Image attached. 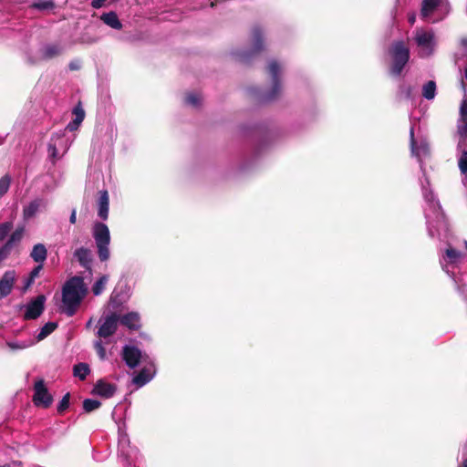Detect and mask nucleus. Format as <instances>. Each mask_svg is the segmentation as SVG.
<instances>
[{"instance_id": "obj_1", "label": "nucleus", "mask_w": 467, "mask_h": 467, "mask_svg": "<svg viewBox=\"0 0 467 467\" xmlns=\"http://www.w3.org/2000/svg\"><path fill=\"white\" fill-rule=\"evenodd\" d=\"M421 190L426 205L424 214L426 218L428 234L431 238H437L440 241L447 242L449 226L445 215L441 210L439 201L429 189V180H420Z\"/></svg>"}, {"instance_id": "obj_2", "label": "nucleus", "mask_w": 467, "mask_h": 467, "mask_svg": "<svg viewBox=\"0 0 467 467\" xmlns=\"http://www.w3.org/2000/svg\"><path fill=\"white\" fill-rule=\"evenodd\" d=\"M90 31H63L56 40L47 42L38 50L41 59H54L77 45H89L96 38L90 36Z\"/></svg>"}, {"instance_id": "obj_3", "label": "nucleus", "mask_w": 467, "mask_h": 467, "mask_svg": "<svg viewBox=\"0 0 467 467\" xmlns=\"http://www.w3.org/2000/svg\"><path fill=\"white\" fill-rule=\"evenodd\" d=\"M87 293L88 287L81 276L67 280L62 289L63 312L67 317L74 316Z\"/></svg>"}, {"instance_id": "obj_4", "label": "nucleus", "mask_w": 467, "mask_h": 467, "mask_svg": "<svg viewBox=\"0 0 467 467\" xmlns=\"http://www.w3.org/2000/svg\"><path fill=\"white\" fill-rule=\"evenodd\" d=\"M467 260L466 254L456 250L451 244L440 254V265L441 269L452 279L457 289L461 291V281L457 276V270Z\"/></svg>"}, {"instance_id": "obj_5", "label": "nucleus", "mask_w": 467, "mask_h": 467, "mask_svg": "<svg viewBox=\"0 0 467 467\" xmlns=\"http://www.w3.org/2000/svg\"><path fill=\"white\" fill-rule=\"evenodd\" d=\"M390 58L389 74L398 78L401 75L410 59V48L408 42L403 39L393 41L388 48Z\"/></svg>"}, {"instance_id": "obj_6", "label": "nucleus", "mask_w": 467, "mask_h": 467, "mask_svg": "<svg viewBox=\"0 0 467 467\" xmlns=\"http://www.w3.org/2000/svg\"><path fill=\"white\" fill-rule=\"evenodd\" d=\"M458 149L462 150L459 158V168L464 178L462 182L467 186V99H464L460 108V119L458 120Z\"/></svg>"}, {"instance_id": "obj_7", "label": "nucleus", "mask_w": 467, "mask_h": 467, "mask_svg": "<svg viewBox=\"0 0 467 467\" xmlns=\"http://www.w3.org/2000/svg\"><path fill=\"white\" fill-rule=\"evenodd\" d=\"M450 10L448 0H422L420 16L426 22L436 23L443 20Z\"/></svg>"}, {"instance_id": "obj_8", "label": "nucleus", "mask_w": 467, "mask_h": 467, "mask_svg": "<svg viewBox=\"0 0 467 467\" xmlns=\"http://www.w3.org/2000/svg\"><path fill=\"white\" fill-rule=\"evenodd\" d=\"M92 236L95 240L99 259L101 262L109 260L110 256V233L109 227L103 223H94Z\"/></svg>"}, {"instance_id": "obj_9", "label": "nucleus", "mask_w": 467, "mask_h": 467, "mask_svg": "<svg viewBox=\"0 0 467 467\" xmlns=\"http://www.w3.org/2000/svg\"><path fill=\"white\" fill-rule=\"evenodd\" d=\"M414 40L420 57H429L433 55L437 47V38L433 31H416Z\"/></svg>"}, {"instance_id": "obj_10", "label": "nucleus", "mask_w": 467, "mask_h": 467, "mask_svg": "<svg viewBox=\"0 0 467 467\" xmlns=\"http://www.w3.org/2000/svg\"><path fill=\"white\" fill-rule=\"evenodd\" d=\"M268 74L271 78L272 87L268 92L261 95L263 101H270L275 99L281 91L280 75L282 72L281 66L275 60H271L267 67Z\"/></svg>"}, {"instance_id": "obj_11", "label": "nucleus", "mask_w": 467, "mask_h": 467, "mask_svg": "<svg viewBox=\"0 0 467 467\" xmlns=\"http://www.w3.org/2000/svg\"><path fill=\"white\" fill-rule=\"evenodd\" d=\"M73 139L67 137L65 131L55 133L48 143L49 157L56 161L61 158L69 149Z\"/></svg>"}, {"instance_id": "obj_12", "label": "nucleus", "mask_w": 467, "mask_h": 467, "mask_svg": "<svg viewBox=\"0 0 467 467\" xmlns=\"http://www.w3.org/2000/svg\"><path fill=\"white\" fill-rule=\"evenodd\" d=\"M139 451L135 447H130V439L125 432L119 434V460L124 467H130L133 459L136 460Z\"/></svg>"}, {"instance_id": "obj_13", "label": "nucleus", "mask_w": 467, "mask_h": 467, "mask_svg": "<svg viewBox=\"0 0 467 467\" xmlns=\"http://www.w3.org/2000/svg\"><path fill=\"white\" fill-rule=\"evenodd\" d=\"M121 355L126 365L130 368H135L140 363L143 364L151 359L149 355L142 354L137 347L130 345L123 347Z\"/></svg>"}, {"instance_id": "obj_14", "label": "nucleus", "mask_w": 467, "mask_h": 467, "mask_svg": "<svg viewBox=\"0 0 467 467\" xmlns=\"http://www.w3.org/2000/svg\"><path fill=\"white\" fill-rule=\"evenodd\" d=\"M119 316L115 313L107 315L99 320L97 336L99 338H108L115 334L118 328Z\"/></svg>"}, {"instance_id": "obj_15", "label": "nucleus", "mask_w": 467, "mask_h": 467, "mask_svg": "<svg viewBox=\"0 0 467 467\" xmlns=\"http://www.w3.org/2000/svg\"><path fill=\"white\" fill-rule=\"evenodd\" d=\"M410 137L411 154H412V156H414L418 159V161L420 162V170L423 173V176L425 177L423 160L430 155L429 144L426 140H420V142L419 144H417V141L415 140V138H414L413 127L410 128Z\"/></svg>"}, {"instance_id": "obj_16", "label": "nucleus", "mask_w": 467, "mask_h": 467, "mask_svg": "<svg viewBox=\"0 0 467 467\" xmlns=\"http://www.w3.org/2000/svg\"><path fill=\"white\" fill-rule=\"evenodd\" d=\"M47 207V200L37 197L24 205L22 217L25 222L34 219L38 213L45 211Z\"/></svg>"}, {"instance_id": "obj_17", "label": "nucleus", "mask_w": 467, "mask_h": 467, "mask_svg": "<svg viewBox=\"0 0 467 467\" xmlns=\"http://www.w3.org/2000/svg\"><path fill=\"white\" fill-rule=\"evenodd\" d=\"M33 401L36 406L43 408H48L53 402V397L48 392L43 379H38L35 383Z\"/></svg>"}, {"instance_id": "obj_18", "label": "nucleus", "mask_w": 467, "mask_h": 467, "mask_svg": "<svg viewBox=\"0 0 467 467\" xmlns=\"http://www.w3.org/2000/svg\"><path fill=\"white\" fill-rule=\"evenodd\" d=\"M46 297L43 295L37 296L31 300L25 307L24 318L30 320L37 318L44 311Z\"/></svg>"}, {"instance_id": "obj_19", "label": "nucleus", "mask_w": 467, "mask_h": 467, "mask_svg": "<svg viewBox=\"0 0 467 467\" xmlns=\"http://www.w3.org/2000/svg\"><path fill=\"white\" fill-rule=\"evenodd\" d=\"M143 365L144 367L132 379L133 383L138 387H142L150 382L156 372L155 364L152 359H149Z\"/></svg>"}, {"instance_id": "obj_20", "label": "nucleus", "mask_w": 467, "mask_h": 467, "mask_svg": "<svg viewBox=\"0 0 467 467\" xmlns=\"http://www.w3.org/2000/svg\"><path fill=\"white\" fill-rule=\"evenodd\" d=\"M16 279L14 270L6 271L0 279V298L7 296L13 289Z\"/></svg>"}, {"instance_id": "obj_21", "label": "nucleus", "mask_w": 467, "mask_h": 467, "mask_svg": "<svg viewBox=\"0 0 467 467\" xmlns=\"http://www.w3.org/2000/svg\"><path fill=\"white\" fill-rule=\"evenodd\" d=\"M74 257L79 265L91 274L92 253L88 248L79 247L75 250Z\"/></svg>"}, {"instance_id": "obj_22", "label": "nucleus", "mask_w": 467, "mask_h": 467, "mask_svg": "<svg viewBox=\"0 0 467 467\" xmlns=\"http://www.w3.org/2000/svg\"><path fill=\"white\" fill-rule=\"evenodd\" d=\"M119 323L129 329L137 330L140 327V317L137 312H130L119 317Z\"/></svg>"}, {"instance_id": "obj_23", "label": "nucleus", "mask_w": 467, "mask_h": 467, "mask_svg": "<svg viewBox=\"0 0 467 467\" xmlns=\"http://www.w3.org/2000/svg\"><path fill=\"white\" fill-rule=\"evenodd\" d=\"M94 392L101 397L110 398L116 392V387L100 379L96 383Z\"/></svg>"}, {"instance_id": "obj_24", "label": "nucleus", "mask_w": 467, "mask_h": 467, "mask_svg": "<svg viewBox=\"0 0 467 467\" xmlns=\"http://www.w3.org/2000/svg\"><path fill=\"white\" fill-rule=\"evenodd\" d=\"M109 194L107 191H101L99 192V198L98 201V215L102 220H107L109 216Z\"/></svg>"}, {"instance_id": "obj_25", "label": "nucleus", "mask_w": 467, "mask_h": 467, "mask_svg": "<svg viewBox=\"0 0 467 467\" xmlns=\"http://www.w3.org/2000/svg\"><path fill=\"white\" fill-rule=\"evenodd\" d=\"M30 257L37 264H44L47 257V249L43 244H36L33 246Z\"/></svg>"}, {"instance_id": "obj_26", "label": "nucleus", "mask_w": 467, "mask_h": 467, "mask_svg": "<svg viewBox=\"0 0 467 467\" xmlns=\"http://www.w3.org/2000/svg\"><path fill=\"white\" fill-rule=\"evenodd\" d=\"M73 114H74V119L71 120L67 125L66 130H69V131L77 130L85 118L84 109L79 106L74 108Z\"/></svg>"}, {"instance_id": "obj_27", "label": "nucleus", "mask_w": 467, "mask_h": 467, "mask_svg": "<svg viewBox=\"0 0 467 467\" xmlns=\"http://www.w3.org/2000/svg\"><path fill=\"white\" fill-rule=\"evenodd\" d=\"M36 344V340L32 337L21 340H8L6 346L13 351H19L28 348Z\"/></svg>"}, {"instance_id": "obj_28", "label": "nucleus", "mask_w": 467, "mask_h": 467, "mask_svg": "<svg viewBox=\"0 0 467 467\" xmlns=\"http://www.w3.org/2000/svg\"><path fill=\"white\" fill-rule=\"evenodd\" d=\"M122 34L118 36L119 39L130 42V43H136L138 41H140L144 38L142 36L144 31H121Z\"/></svg>"}, {"instance_id": "obj_29", "label": "nucleus", "mask_w": 467, "mask_h": 467, "mask_svg": "<svg viewBox=\"0 0 467 467\" xmlns=\"http://www.w3.org/2000/svg\"><path fill=\"white\" fill-rule=\"evenodd\" d=\"M25 226L18 225L16 230L9 235L6 243L13 248L20 244L25 234Z\"/></svg>"}, {"instance_id": "obj_30", "label": "nucleus", "mask_w": 467, "mask_h": 467, "mask_svg": "<svg viewBox=\"0 0 467 467\" xmlns=\"http://www.w3.org/2000/svg\"><path fill=\"white\" fill-rule=\"evenodd\" d=\"M29 7L40 12H48L55 8L53 0H36Z\"/></svg>"}, {"instance_id": "obj_31", "label": "nucleus", "mask_w": 467, "mask_h": 467, "mask_svg": "<svg viewBox=\"0 0 467 467\" xmlns=\"http://www.w3.org/2000/svg\"><path fill=\"white\" fill-rule=\"evenodd\" d=\"M101 20L112 29H119L121 27L118 16L114 12L102 15Z\"/></svg>"}, {"instance_id": "obj_32", "label": "nucleus", "mask_w": 467, "mask_h": 467, "mask_svg": "<svg viewBox=\"0 0 467 467\" xmlns=\"http://www.w3.org/2000/svg\"><path fill=\"white\" fill-rule=\"evenodd\" d=\"M57 325L54 322H48L44 325L41 327L39 333L34 338L36 340V344L49 336L57 328Z\"/></svg>"}, {"instance_id": "obj_33", "label": "nucleus", "mask_w": 467, "mask_h": 467, "mask_svg": "<svg viewBox=\"0 0 467 467\" xmlns=\"http://www.w3.org/2000/svg\"><path fill=\"white\" fill-rule=\"evenodd\" d=\"M436 96V83L433 80L428 81L422 87V97L428 100H431Z\"/></svg>"}, {"instance_id": "obj_34", "label": "nucleus", "mask_w": 467, "mask_h": 467, "mask_svg": "<svg viewBox=\"0 0 467 467\" xmlns=\"http://www.w3.org/2000/svg\"><path fill=\"white\" fill-rule=\"evenodd\" d=\"M89 372V367L86 363H78L73 368V375L81 380H84Z\"/></svg>"}, {"instance_id": "obj_35", "label": "nucleus", "mask_w": 467, "mask_h": 467, "mask_svg": "<svg viewBox=\"0 0 467 467\" xmlns=\"http://www.w3.org/2000/svg\"><path fill=\"white\" fill-rule=\"evenodd\" d=\"M109 281V276L104 275L100 276L92 285V293L94 296H99L105 289V286Z\"/></svg>"}, {"instance_id": "obj_36", "label": "nucleus", "mask_w": 467, "mask_h": 467, "mask_svg": "<svg viewBox=\"0 0 467 467\" xmlns=\"http://www.w3.org/2000/svg\"><path fill=\"white\" fill-rule=\"evenodd\" d=\"M186 104L197 108L202 102V96L199 93L192 92L187 94L185 98Z\"/></svg>"}, {"instance_id": "obj_37", "label": "nucleus", "mask_w": 467, "mask_h": 467, "mask_svg": "<svg viewBox=\"0 0 467 467\" xmlns=\"http://www.w3.org/2000/svg\"><path fill=\"white\" fill-rule=\"evenodd\" d=\"M100 405H101L100 401H99L97 400L86 399L83 401V410H85V412L88 413V412L94 411L95 410L99 409L100 407Z\"/></svg>"}, {"instance_id": "obj_38", "label": "nucleus", "mask_w": 467, "mask_h": 467, "mask_svg": "<svg viewBox=\"0 0 467 467\" xmlns=\"http://www.w3.org/2000/svg\"><path fill=\"white\" fill-rule=\"evenodd\" d=\"M94 348L101 360H105L107 358L106 349L103 345L102 338H99L94 341Z\"/></svg>"}, {"instance_id": "obj_39", "label": "nucleus", "mask_w": 467, "mask_h": 467, "mask_svg": "<svg viewBox=\"0 0 467 467\" xmlns=\"http://www.w3.org/2000/svg\"><path fill=\"white\" fill-rule=\"evenodd\" d=\"M13 228V223L12 222H5L0 223V241H3L5 239V237L8 235L10 231Z\"/></svg>"}, {"instance_id": "obj_40", "label": "nucleus", "mask_w": 467, "mask_h": 467, "mask_svg": "<svg viewBox=\"0 0 467 467\" xmlns=\"http://www.w3.org/2000/svg\"><path fill=\"white\" fill-rule=\"evenodd\" d=\"M11 179L8 175H5L0 179V198L7 192L10 187Z\"/></svg>"}, {"instance_id": "obj_41", "label": "nucleus", "mask_w": 467, "mask_h": 467, "mask_svg": "<svg viewBox=\"0 0 467 467\" xmlns=\"http://www.w3.org/2000/svg\"><path fill=\"white\" fill-rule=\"evenodd\" d=\"M254 43L252 53L255 54V53L260 52L263 49V39L261 37L260 31H256V34L254 36Z\"/></svg>"}, {"instance_id": "obj_42", "label": "nucleus", "mask_w": 467, "mask_h": 467, "mask_svg": "<svg viewBox=\"0 0 467 467\" xmlns=\"http://www.w3.org/2000/svg\"><path fill=\"white\" fill-rule=\"evenodd\" d=\"M13 249L6 242L0 247V263L9 256Z\"/></svg>"}, {"instance_id": "obj_43", "label": "nucleus", "mask_w": 467, "mask_h": 467, "mask_svg": "<svg viewBox=\"0 0 467 467\" xmlns=\"http://www.w3.org/2000/svg\"><path fill=\"white\" fill-rule=\"evenodd\" d=\"M69 399H70L69 393H67L66 395L63 396V398L61 399V400L59 401V403L57 405V411L59 413H62L68 408Z\"/></svg>"}, {"instance_id": "obj_44", "label": "nucleus", "mask_w": 467, "mask_h": 467, "mask_svg": "<svg viewBox=\"0 0 467 467\" xmlns=\"http://www.w3.org/2000/svg\"><path fill=\"white\" fill-rule=\"evenodd\" d=\"M43 268V264H38L31 272L29 275V283H33L36 277L38 276L40 271Z\"/></svg>"}, {"instance_id": "obj_45", "label": "nucleus", "mask_w": 467, "mask_h": 467, "mask_svg": "<svg viewBox=\"0 0 467 467\" xmlns=\"http://www.w3.org/2000/svg\"><path fill=\"white\" fill-rule=\"evenodd\" d=\"M411 91H412V88L410 87L401 86L400 88V94H402L406 99L411 98Z\"/></svg>"}, {"instance_id": "obj_46", "label": "nucleus", "mask_w": 467, "mask_h": 467, "mask_svg": "<svg viewBox=\"0 0 467 467\" xmlns=\"http://www.w3.org/2000/svg\"><path fill=\"white\" fill-rule=\"evenodd\" d=\"M70 70H78L81 67L80 60H73L68 64Z\"/></svg>"}, {"instance_id": "obj_47", "label": "nucleus", "mask_w": 467, "mask_h": 467, "mask_svg": "<svg viewBox=\"0 0 467 467\" xmlns=\"http://www.w3.org/2000/svg\"><path fill=\"white\" fill-rule=\"evenodd\" d=\"M106 0H93L91 5L94 8H99L102 6L103 3L105 2Z\"/></svg>"}, {"instance_id": "obj_48", "label": "nucleus", "mask_w": 467, "mask_h": 467, "mask_svg": "<svg viewBox=\"0 0 467 467\" xmlns=\"http://www.w3.org/2000/svg\"><path fill=\"white\" fill-rule=\"evenodd\" d=\"M69 222L71 223H73V224L76 223V222H77V211H76V209L72 210L71 214L69 216Z\"/></svg>"}, {"instance_id": "obj_49", "label": "nucleus", "mask_w": 467, "mask_h": 467, "mask_svg": "<svg viewBox=\"0 0 467 467\" xmlns=\"http://www.w3.org/2000/svg\"><path fill=\"white\" fill-rule=\"evenodd\" d=\"M93 324V318H89L88 321L86 323V328L89 329L92 327Z\"/></svg>"}, {"instance_id": "obj_50", "label": "nucleus", "mask_w": 467, "mask_h": 467, "mask_svg": "<svg viewBox=\"0 0 467 467\" xmlns=\"http://www.w3.org/2000/svg\"><path fill=\"white\" fill-rule=\"evenodd\" d=\"M251 57V55H247V54H242L240 55V58L244 61H246L249 57Z\"/></svg>"}, {"instance_id": "obj_51", "label": "nucleus", "mask_w": 467, "mask_h": 467, "mask_svg": "<svg viewBox=\"0 0 467 467\" xmlns=\"http://www.w3.org/2000/svg\"><path fill=\"white\" fill-rule=\"evenodd\" d=\"M458 467H467V457L462 461V462Z\"/></svg>"}, {"instance_id": "obj_52", "label": "nucleus", "mask_w": 467, "mask_h": 467, "mask_svg": "<svg viewBox=\"0 0 467 467\" xmlns=\"http://www.w3.org/2000/svg\"><path fill=\"white\" fill-rule=\"evenodd\" d=\"M409 20H410V24L412 25L415 21V16L413 15V16H410Z\"/></svg>"}, {"instance_id": "obj_53", "label": "nucleus", "mask_w": 467, "mask_h": 467, "mask_svg": "<svg viewBox=\"0 0 467 467\" xmlns=\"http://www.w3.org/2000/svg\"><path fill=\"white\" fill-rule=\"evenodd\" d=\"M462 44L464 47H467V39H465V38H464V39H462Z\"/></svg>"}, {"instance_id": "obj_54", "label": "nucleus", "mask_w": 467, "mask_h": 467, "mask_svg": "<svg viewBox=\"0 0 467 467\" xmlns=\"http://www.w3.org/2000/svg\"><path fill=\"white\" fill-rule=\"evenodd\" d=\"M32 285V283H29V278L26 281V288L29 287Z\"/></svg>"}, {"instance_id": "obj_55", "label": "nucleus", "mask_w": 467, "mask_h": 467, "mask_svg": "<svg viewBox=\"0 0 467 467\" xmlns=\"http://www.w3.org/2000/svg\"><path fill=\"white\" fill-rule=\"evenodd\" d=\"M0 467H11L10 464H5V465H1Z\"/></svg>"}, {"instance_id": "obj_56", "label": "nucleus", "mask_w": 467, "mask_h": 467, "mask_svg": "<svg viewBox=\"0 0 467 467\" xmlns=\"http://www.w3.org/2000/svg\"><path fill=\"white\" fill-rule=\"evenodd\" d=\"M464 76H465V78H466V79H467V67L465 68Z\"/></svg>"}, {"instance_id": "obj_57", "label": "nucleus", "mask_w": 467, "mask_h": 467, "mask_svg": "<svg viewBox=\"0 0 467 467\" xmlns=\"http://www.w3.org/2000/svg\"><path fill=\"white\" fill-rule=\"evenodd\" d=\"M463 244H464L465 248L467 249V241L465 240V241L463 242Z\"/></svg>"}]
</instances>
